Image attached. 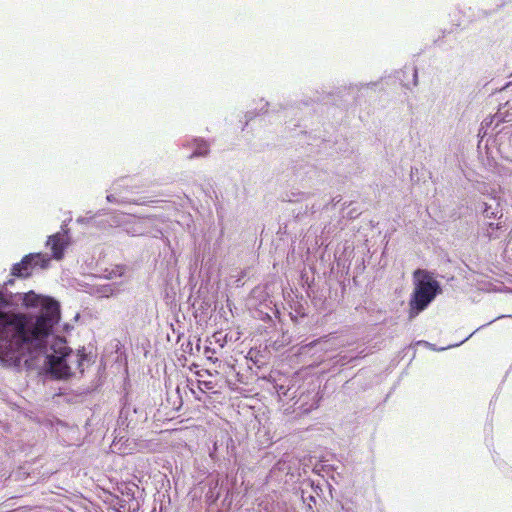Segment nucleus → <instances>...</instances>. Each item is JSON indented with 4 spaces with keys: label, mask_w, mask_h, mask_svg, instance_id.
Here are the masks:
<instances>
[{
    "label": "nucleus",
    "mask_w": 512,
    "mask_h": 512,
    "mask_svg": "<svg viewBox=\"0 0 512 512\" xmlns=\"http://www.w3.org/2000/svg\"><path fill=\"white\" fill-rule=\"evenodd\" d=\"M24 302L27 306H40V314L33 318L4 311L9 302L0 292V363L7 367L19 366L43 353L47 338L60 319L59 304L51 298L30 292Z\"/></svg>",
    "instance_id": "f257e3e1"
},
{
    "label": "nucleus",
    "mask_w": 512,
    "mask_h": 512,
    "mask_svg": "<svg viewBox=\"0 0 512 512\" xmlns=\"http://www.w3.org/2000/svg\"><path fill=\"white\" fill-rule=\"evenodd\" d=\"M53 353L47 356L51 374L56 378H68L72 374V368L84 371V363L88 361L84 351L78 350L73 353L67 346L66 341L57 338L51 345Z\"/></svg>",
    "instance_id": "f03ea898"
},
{
    "label": "nucleus",
    "mask_w": 512,
    "mask_h": 512,
    "mask_svg": "<svg viewBox=\"0 0 512 512\" xmlns=\"http://www.w3.org/2000/svg\"><path fill=\"white\" fill-rule=\"evenodd\" d=\"M413 279L414 290L409 301L410 317H414L425 310L435 297L441 293L439 282L429 271L417 269L413 273Z\"/></svg>",
    "instance_id": "7ed1b4c3"
},
{
    "label": "nucleus",
    "mask_w": 512,
    "mask_h": 512,
    "mask_svg": "<svg viewBox=\"0 0 512 512\" xmlns=\"http://www.w3.org/2000/svg\"><path fill=\"white\" fill-rule=\"evenodd\" d=\"M50 258L42 253H31L25 255L22 260L15 263L11 268V275L15 277L27 278L31 275L34 267L46 268L49 265Z\"/></svg>",
    "instance_id": "20e7f679"
},
{
    "label": "nucleus",
    "mask_w": 512,
    "mask_h": 512,
    "mask_svg": "<svg viewBox=\"0 0 512 512\" xmlns=\"http://www.w3.org/2000/svg\"><path fill=\"white\" fill-rule=\"evenodd\" d=\"M67 244L65 236L60 233L49 236L46 242V246L52 251V257L57 260L62 259Z\"/></svg>",
    "instance_id": "39448f33"
},
{
    "label": "nucleus",
    "mask_w": 512,
    "mask_h": 512,
    "mask_svg": "<svg viewBox=\"0 0 512 512\" xmlns=\"http://www.w3.org/2000/svg\"><path fill=\"white\" fill-rule=\"evenodd\" d=\"M209 153V146L205 141H199L197 143L196 149L190 156L193 157H199V156H206Z\"/></svg>",
    "instance_id": "423d86ee"
},
{
    "label": "nucleus",
    "mask_w": 512,
    "mask_h": 512,
    "mask_svg": "<svg viewBox=\"0 0 512 512\" xmlns=\"http://www.w3.org/2000/svg\"><path fill=\"white\" fill-rule=\"evenodd\" d=\"M204 386H205L206 389H212L213 388L211 382H204Z\"/></svg>",
    "instance_id": "0eeeda50"
}]
</instances>
